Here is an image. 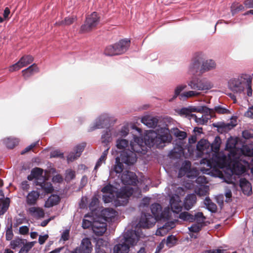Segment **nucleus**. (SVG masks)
Here are the masks:
<instances>
[{
	"label": "nucleus",
	"mask_w": 253,
	"mask_h": 253,
	"mask_svg": "<svg viewBox=\"0 0 253 253\" xmlns=\"http://www.w3.org/2000/svg\"><path fill=\"white\" fill-rule=\"evenodd\" d=\"M141 122L149 127L155 128L157 126L158 119L156 117L146 116L142 118Z\"/></svg>",
	"instance_id": "7c9ffc66"
},
{
	"label": "nucleus",
	"mask_w": 253,
	"mask_h": 253,
	"mask_svg": "<svg viewBox=\"0 0 253 253\" xmlns=\"http://www.w3.org/2000/svg\"><path fill=\"white\" fill-rule=\"evenodd\" d=\"M134 142L131 141L128 149L122 151L120 157L115 159V164L113 166V170L117 173H121L124 169L123 163L127 166L133 165L137 160L136 153L145 154L144 146L138 143V137H134Z\"/></svg>",
	"instance_id": "f257e3e1"
},
{
	"label": "nucleus",
	"mask_w": 253,
	"mask_h": 253,
	"mask_svg": "<svg viewBox=\"0 0 253 253\" xmlns=\"http://www.w3.org/2000/svg\"><path fill=\"white\" fill-rule=\"evenodd\" d=\"M171 209L173 212L178 213L181 211L183 206L181 205V200L178 195L173 196L170 199Z\"/></svg>",
	"instance_id": "f3484780"
},
{
	"label": "nucleus",
	"mask_w": 253,
	"mask_h": 253,
	"mask_svg": "<svg viewBox=\"0 0 253 253\" xmlns=\"http://www.w3.org/2000/svg\"><path fill=\"white\" fill-rule=\"evenodd\" d=\"M130 41L123 39L118 42L107 46L104 50V54L107 56H115L126 52L130 46Z\"/></svg>",
	"instance_id": "423d86ee"
},
{
	"label": "nucleus",
	"mask_w": 253,
	"mask_h": 253,
	"mask_svg": "<svg viewBox=\"0 0 253 253\" xmlns=\"http://www.w3.org/2000/svg\"><path fill=\"white\" fill-rule=\"evenodd\" d=\"M158 132L153 130L148 132L144 137L145 144L149 147L156 146L160 148L165 146V143L171 141L172 137L168 128L161 127L158 129Z\"/></svg>",
	"instance_id": "f03ea898"
},
{
	"label": "nucleus",
	"mask_w": 253,
	"mask_h": 253,
	"mask_svg": "<svg viewBox=\"0 0 253 253\" xmlns=\"http://www.w3.org/2000/svg\"><path fill=\"white\" fill-rule=\"evenodd\" d=\"M234 158L230 153L228 156L223 154H218L215 156L214 160L216 163L215 166L223 169L230 167L233 161Z\"/></svg>",
	"instance_id": "ddd939ff"
},
{
	"label": "nucleus",
	"mask_w": 253,
	"mask_h": 253,
	"mask_svg": "<svg viewBox=\"0 0 253 253\" xmlns=\"http://www.w3.org/2000/svg\"><path fill=\"white\" fill-rule=\"evenodd\" d=\"M101 191L104 194H108L109 195H103V199L105 203H108L112 202L114 197V187L109 184L104 186L101 190Z\"/></svg>",
	"instance_id": "6ab92c4d"
},
{
	"label": "nucleus",
	"mask_w": 253,
	"mask_h": 253,
	"mask_svg": "<svg viewBox=\"0 0 253 253\" xmlns=\"http://www.w3.org/2000/svg\"><path fill=\"white\" fill-rule=\"evenodd\" d=\"M188 84L191 89L196 90H209L212 86L211 82L205 79L193 78Z\"/></svg>",
	"instance_id": "9d476101"
},
{
	"label": "nucleus",
	"mask_w": 253,
	"mask_h": 253,
	"mask_svg": "<svg viewBox=\"0 0 253 253\" xmlns=\"http://www.w3.org/2000/svg\"><path fill=\"white\" fill-rule=\"evenodd\" d=\"M13 237V233L12 231V223H11L10 226L7 227L6 231L5 238L7 241L11 240Z\"/></svg>",
	"instance_id": "5fc2aeb1"
},
{
	"label": "nucleus",
	"mask_w": 253,
	"mask_h": 253,
	"mask_svg": "<svg viewBox=\"0 0 253 253\" xmlns=\"http://www.w3.org/2000/svg\"><path fill=\"white\" fill-rule=\"evenodd\" d=\"M85 146V143H83L81 144L78 145L75 148V152L76 153L77 157H80L82 152L84 151Z\"/></svg>",
	"instance_id": "6e6d98bb"
},
{
	"label": "nucleus",
	"mask_w": 253,
	"mask_h": 253,
	"mask_svg": "<svg viewBox=\"0 0 253 253\" xmlns=\"http://www.w3.org/2000/svg\"><path fill=\"white\" fill-rule=\"evenodd\" d=\"M34 61V57L30 55H25L15 64L9 67V71L11 72L18 71L21 68L30 64Z\"/></svg>",
	"instance_id": "4468645a"
},
{
	"label": "nucleus",
	"mask_w": 253,
	"mask_h": 253,
	"mask_svg": "<svg viewBox=\"0 0 253 253\" xmlns=\"http://www.w3.org/2000/svg\"><path fill=\"white\" fill-rule=\"evenodd\" d=\"M204 204L209 211L212 212H215L216 211L217 206L216 204L213 203L209 197H206L205 198Z\"/></svg>",
	"instance_id": "c9c22d12"
},
{
	"label": "nucleus",
	"mask_w": 253,
	"mask_h": 253,
	"mask_svg": "<svg viewBox=\"0 0 253 253\" xmlns=\"http://www.w3.org/2000/svg\"><path fill=\"white\" fill-rule=\"evenodd\" d=\"M197 197L194 194H188L184 198L183 207L185 210L189 211L196 203Z\"/></svg>",
	"instance_id": "aec40b11"
},
{
	"label": "nucleus",
	"mask_w": 253,
	"mask_h": 253,
	"mask_svg": "<svg viewBox=\"0 0 253 253\" xmlns=\"http://www.w3.org/2000/svg\"><path fill=\"white\" fill-rule=\"evenodd\" d=\"M50 157L51 158H63V153L59 150H55L52 151L50 153Z\"/></svg>",
	"instance_id": "0e129e2a"
},
{
	"label": "nucleus",
	"mask_w": 253,
	"mask_h": 253,
	"mask_svg": "<svg viewBox=\"0 0 253 253\" xmlns=\"http://www.w3.org/2000/svg\"><path fill=\"white\" fill-rule=\"evenodd\" d=\"M99 20L100 17L97 13L93 12L86 17L84 24L81 27V31L83 33L91 31L96 28Z\"/></svg>",
	"instance_id": "6e6552de"
},
{
	"label": "nucleus",
	"mask_w": 253,
	"mask_h": 253,
	"mask_svg": "<svg viewBox=\"0 0 253 253\" xmlns=\"http://www.w3.org/2000/svg\"><path fill=\"white\" fill-rule=\"evenodd\" d=\"M214 127L217 128V130L221 133H226L232 129L235 126V125L231 123L225 124L224 123H217L213 124Z\"/></svg>",
	"instance_id": "b1692460"
},
{
	"label": "nucleus",
	"mask_w": 253,
	"mask_h": 253,
	"mask_svg": "<svg viewBox=\"0 0 253 253\" xmlns=\"http://www.w3.org/2000/svg\"><path fill=\"white\" fill-rule=\"evenodd\" d=\"M242 136L246 139L253 137V129L245 130L242 132Z\"/></svg>",
	"instance_id": "13d9d810"
},
{
	"label": "nucleus",
	"mask_w": 253,
	"mask_h": 253,
	"mask_svg": "<svg viewBox=\"0 0 253 253\" xmlns=\"http://www.w3.org/2000/svg\"><path fill=\"white\" fill-rule=\"evenodd\" d=\"M26 242V240L20 239L19 238H16L11 241L10 246L13 250H15L17 248H20Z\"/></svg>",
	"instance_id": "58836bf2"
},
{
	"label": "nucleus",
	"mask_w": 253,
	"mask_h": 253,
	"mask_svg": "<svg viewBox=\"0 0 253 253\" xmlns=\"http://www.w3.org/2000/svg\"><path fill=\"white\" fill-rule=\"evenodd\" d=\"M38 142H35L32 144H31L30 145L28 146L26 148H25L23 151L21 152V155H24L27 152L30 151L31 150H32L33 148L36 147V146L37 145Z\"/></svg>",
	"instance_id": "69168bd1"
},
{
	"label": "nucleus",
	"mask_w": 253,
	"mask_h": 253,
	"mask_svg": "<svg viewBox=\"0 0 253 253\" xmlns=\"http://www.w3.org/2000/svg\"><path fill=\"white\" fill-rule=\"evenodd\" d=\"M117 212L112 208H105L101 211V216L106 221H111L117 215Z\"/></svg>",
	"instance_id": "4be33fe9"
},
{
	"label": "nucleus",
	"mask_w": 253,
	"mask_h": 253,
	"mask_svg": "<svg viewBox=\"0 0 253 253\" xmlns=\"http://www.w3.org/2000/svg\"><path fill=\"white\" fill-rule=\"evenodd\" d=\"M109 119L108 117L105 115H102L97 120L95 124L91 128V130H93L95 129L106 127L109 124Z\"/></svg>",
	"instance_id": "a878e982"
},
{
	"label": "nucleus",
	"mask_w": 253,
	"mask_h": 253,
	"mask_svg": "<svg viewBox=\"0 0 253 253\" xmlns=\"http://www.w3.org/2000/svg\"><path fill=\"white\" fill-rule=\"evenodd\" d=\"M193 222L196 221V223L205 226V220L206 219L205 216L204 215L203 213L202 212H198L193 215Z\"/></svg>",
	"instance_id": "e433bc0d"
},
{
	"label": "nucleus",
	"mask_w": 253,
	"mask_h": 253,
	"mask_svg": "<svg viewBox=\"0 0 253 253\" xmlns=\"http://www.w3.org/2000/svg\"><path fill=\"white\" fill-rule=\"evenodd\" d=\"M95 250L96 253H110L111 252V249L108 247V243L102 239L97 240Z\"/></svg>",
	"instance_id": "412c9836"
},
{
	"label": "nucleus",
	"mask_w": 253,
	"mask_h": 253,
	"mask_svg": "<svg viewBox=\"0 0 253 253\" xmlns=\"http://www.w3.org/2000/svg\"><path fill=\"white\" fill-rule=\"evenodd\" d=\"M207 193V189L205 187L199 188L196 191V194L200 196L206 195Z\"/></svg>",
	"instance_id": "774afa93"
},
{
	"label": "nucleus",
	"mask_w": 253,
	"mask_h": 253,
	"mask_svg": "<svg viewBox=\"0 0 253 253\" xmlns=\"http://www.w3.org/2000/svg\"><path fill=\"white\" fill-rule=\"evenodd\" d=\"M101 139L102 143L104 144L106 147H107L108 144L112 139L110 131H106L104 134H102Z\"/></svg>",
	"instance_id": "8fccbe9b"
},
{
	"label": "nucleus",
	"mask_w": 253,
	"mask_h": 253,
	"mask_svg": "<svg viewBox=\"0 0 253 253\" xmlns=\"http://www.w3.org/2000/svg\"><path fill=\"white\" fill-rule=\"evenodd\" d=\"M151 210L156 221L168 220L170 217L169 209L165 208L163 211L161 205L158 203L152 204L151 206Z\"/></svg>",
	"instance_id": "0eeeda50"
},
{
	"label": "nucleus",
	"mask_w": 253,
	"mask_h": 253,
	"mask_svg": "<svg viewBox=\"0 0 253 253\" xmlns=\"http://www.w3.org/2000/svg\"><path fill=\"white\" fill-rule=\"evenodd\" d=\"M215 62L211 59L204 61V55L201 53H196L193 58L189 66V72L193 75L201 74L214 69Z\"/></svg>",
	"instance_id": "7ed1b4c3"
},
{
	"label": "nucleus",
	"mask_w": 253,
	"mask_h": 253,
	"mask_svg": "<svg viewBox=\"0 0 253 253\" xmlns=\"http://www.w3.org/2000/svg\"><path fill=\"white\" fill-rule=\"evenodd\" d=\"M40 193L36 191L29 193L26 197V203L28 205L34 206L36 204L39 198Z\"/></svg>",
	"instance_id": "2f4dec72"
},
{
	"label": "nucleus",
	"mask_w": 253,
	"mask_h": 253,
	"mask_svg": "<svg viewBox=\"0 0 253 253\" xmlns=\"http://www.w3.org/2000/svg\"><path fill=\"white\" fill-rule=\"evenodd\" d=\"M177 112L181 116L190 117L194 118L196 122L200 124H204L207 121H205L202 118H197L195 114H192V112L205 113L211 115L213 110L205 106L195 107L190 106L188 107H183L178 110Z\"/></svg>",
	"instance_id": "39448f33"
},
{
	"label": "nucleus",
	"mask_w": 253,
	"mask_h": 253,
	"mask_svg": "<svg viewBox=\"0 0 253 253\" xmlns=\"http://www.w3.org/2000/svg\"><path fill=\"white\" fill-rule=\"evenodd\" d=\"M174 227L175 223L173 222H167L157 230L156 234L158 236H163Z\"/></svg>",
	"instance_id": "bb28decb"
},
{
	"label": "nucleus",
	"mask_w": 253,
	"mask_h": 253,
	"mask_svg": "<svg viewBox=\"0 0 253 253\" xmlns=\"http://www.w3.org/2000/svg\"><path fill=\"white\" fill-rule=\"evenodd\" d=\"M98 201V199L96 197H93L92 198L91 201L88 206L90 211H94L95 209V207L97 204Z\"/></svg>",
	"instance_id": "680f3d73"
},
{
	"label": "nucleus",
	"mask_w": 253,
	"mask_h": 253,
	"mask_svg": "<svg viewBox=\"0 0 253 253\" xmlns=\"http://www.w3.org/2000/svg\"><path fill=\"white\" fill-rule=\"evenodd\" d=\"M240 186L244 194L250 195L252 193L251 184L246 178H241L240 179Z\"/></svg>",
	"instance_id": "c85d7f7f"
},
{
	"label": "nucleus",
	"mask_w": 253,
	"mask_h": 253,
	"mask_svg": "<svg viewBox=\"0 0 253 253\" xmlns=\"http://www.w3.org/2000/svg\"><path fill=\"white\" fill-rule=\"evenodd\" d=\"M75 177V172L73 170H70L67 171L65 179L67 181H70Z\"/></svg>",
	"instance_id": "e2e57ef3"
},
{
	"label": "nucleus",
	"mask_w": 253,
	"mask_h": 253,
	"mask_svg": "<svg viewBox=\"0 0 253 253\" xmlns=\"http://www.w3.org/2000/svg\"><path fill=\"white\" fill-rule=\"evenodd\" d=\"M187 87L186 85H179L177 86L175 89L174 94L169 101H172L173 99L176 98L178 96H179V98L181 100H184L188 98L193 97V96H197L200 95V92H198L196 91L190 90L188 91L184 92L181 94L180 92L186 88Z\"/></svg>",
	"instance_id": "f8f14e48"
},
{
	"label": "nucleus",
	"mask_w": 253,
	"mask_h": 253,
	"mask_svg": "<svg viewBox=\"0 0 253 253\" xmlns=\"http://www.w3.org/2000/svg\"><path fill=\"white\" fill-rule=\"evenodd\" d=\"M9 206V199L0 203V215L3 214L7 210Z\"/></svg>",
	"instance_id": "09e8293b"
},
{
	"label": "nucleus",
	"mask_w": 253,
	"mask_h": 253,
	"mask_svg": "<svg viewBox=\"0 0 253 253\" xmlns=\"http://www.w3.org/2000/svg\"><path fill=\"white\" fill-rule=\"evenodd\" d=\"M139 239V236L134 230H127L121 239V243L115 245L114 253H128L130 247L135 246Z\"/></svg>",
	"instance_id": "20e7f679"
},
{
	"label": "nucleus",
	"mask_w": 253,
	"mask_h": 253,
	"mask_svg": "<svg viewBox=\"0 0 253 253\" xmlns=\"http://www.w3.org/2000/svg\"><path fill=\"white\" fill-rule=\"evenodd\" d=\"M244 9V6L242 4H238V3H234L231 6V11L233 15Z\"/></svg>",
	"instance_id": "de8ad7c7"
},
{
	"label": "nucleus",
	"mask_w": 253,
	"mask_h": 253,
	"mask_svg": "<svg viewBox=\"0 0 253 253\" xmlns=\"http://www.w3.org/2000/svg\"><path fill=\"white\" fill-rule=\"evenodd\" d=\"M43 169L39 168H35L32 169L31 173L27 176V179L31 181L35 179L36 181H42L44 179L42 176Z\"/></svg>",
	"instance_id": "5701e85b"
},
{
	"label": "nucleus",
	"mask_w": 253,
	"mask_h": 253,
	"mask_svg": "<svg viewBox=\"0 0 253 253\" xmlns=\"http://www.w3.org/2000/svg\"><path fill=\"white\" fill-rule=\"evenodd\" d=\"M128 141L124 139H118L116 142V146L119 149H123L128 146Z\"/></svg>",
	"instance_id": "3c124183"
},
{
	"label": "nucleus",
	"mask_w": 253,
	"mask_h": 253,
	"mask_svg": "<svg viewBox=\"0 0 253 253\" xmlns=\"http://www.w3.org/2000/svg\"><path fill=\"white\" fill-rule=\"evenodd\" d=\"M246 80L243 76L232 78L228 82V87L234 93L241 94L244 90Z\"/></svg>",
	"instance_id": "1a4fd4ad"
},
{
	"label": "nucleus",
	"mask_w": 253,
	"mask_h": 253,
	"mask_svg": "<svg viewBox=\"0 0 253 253\" xmlns=\"http://www.w3.org/2000/svg\"><path fill=\"white\" fill-rule=\"evenodd\" d=\"M221 144V139L219 136H216L213 142L211 144V149L214 152H217L219 150Z\"/></svg>",
	"instance_id": "ea45409f"
},
{
	"label": "nucleus",
	"mask_w": 253,
	"mask_h": 253,
	"mask_svg": "<svg viewBox=\"0 0 253 253\" xmlns=\"http://www.w3.org/2000/svg\"><path fill=\"white\" fill-rule=\"evenodd\" d=\"M19 216L20 217H15L14 219L13 227L15 228L17 227L19 225L24 223L26 220L24 215L19 214Z\"/></svg>",
	"instance_id": "49530a36"
},
{
	"label": "nucleus",
	"mask_w": 253,
	"mask_h": 253,
	"mask_svg": "<svg viewBox=\"0 0 253 253\" xmlns=\"http://www.w3.org/2000/svg\"><path fill=\"white\" fill-rule=\"evenodd\" d=\"M204 226L197 224V223H194L192 224L191 227H189V230L190 232H193V233H198L201 230L202 227Z\"/></svg>",
	"instance_id": "864d4df0"
},
{
	"label": "nucleus",
	"mask_w": 253,
	"mask_h": 253,
	"mask_svg": "<svg viewBox=\"0 0 253 253\" xmlns=\"http://www.w3.org/2000/svg\"><path fill=\"white\" fill-rule=\"evenodd\" d=\"M172 133L179 139H184L187 136V133L185 131H181L177 128L173 129Z\"/></svg>",
	"instance_id": "a18cd8bd"
},
{
	"label": "nucleus",
	"mask_w": 253,
	"mask_h": 253,
	"mask_svg": "<svg viewBox=\"0 0 253 253\" xmlns=\"http://www.w3.org/2000/svg\"><path fill=\"white\" fill-rule=\"evenodd\" d=\"M183 153V149L181 146H178L177 148H174L171 152V154L174 157H177L176 154H177L179 156H180Z\"/></svg>",
	"instance_id": "bf43d9fd"
},
{
	"label": "nucleus",
	"mask_w": 253,
	"mask_h": 253,
	"mask_svg": "<svg viewBox=\"0 0 253 253\" xmlns=\"http://www.w3.org/2000/svg\"><path fill=\"white\" fill-rule=\"evenodd\" d=\"M121 181L124 185H135L137 181V176L134 172L126 170L122 175Z\"/></svg>",
	"instance_id": "dca6fc26"
},
{
	"label": "nucleus",
	"mask_w": 253,
	"mask_h": 253,
	"mask_svg": "<svg viewBox=\"0 0 253 253\" xmlns=\"http://www.w3.org/2000/svg\"><path fill=\"white\" fill-rule=\"evenodd\" d=\"M75 18L73 17H66L64 20L55 23V25L58 26L70 25L73 24L75 21Z\"/></svg>",
	"instance_id": "c03bdc74"
},
{
	"label": "nucleus",
	"mask_w": 253,
	"mask_h": 253,
	"mask_svg": "<svg viewBox=\"0 0 253 253\" xmlns=\"http://www.w3.org/2000/svg\"><path fill=\"white\" fill-rule=\"evenodd\" d=\"M236 142L234 139H229L227 141L226 144V150L229 151V153L232 155L233 157H235L236 155L235 151Z\"/></svg>",
	"instance_id": "72a5a7b5"
},
{
	"label": "nucleus",
	"mask_w": 253,
	"mask_h": 253,
	"mask_svg": "<svg viewBox=\"0 0 253 253\" xmlns=\"http://www.w3.org/2000/svg\"><path fill=\"white\" fill-rule=\"evenodd\" d=\"M107 230V224L105 222H100L95 221L92 224V231L97 236H100L104 234Z\"/></svg>",
	"instance_id": "a211bd4d"
},
{
	"label": "nucleus",
	"mask_w": 253,
	"mask_h": 253,
	"mask_svg": "<svg viewBox=\"0 0 253 253\" xmlns=\"http://www.w3.org/2000/svg\"><path fill=\"white\" fill-rule=\"evenodd\" d=\"M35 183L36 185L40 186L41 189L45 193H51L53 191L54 189L51 183L46 182L44 178L41 181H36Z\"/></svg>",
	"instance_id": "cd10ccee"
},
{
	"label": "nucleus",
	"mask_w": 253,
	"mask_h": 253,
	"mask_svg": "<svg viewBox=\"0 0 253 253\" xmlns=\"http://www.w3.org/2000/svg\"><path fill=\"white\" fill-rule=\"evenodd\" d=\"M176 242V238L173 235L169 236L166 240V245L168 247H171L173 246Z\"/></svg>",
	"instance_id": "603ef678"
},
{
	"label": "nucleus",
	"mask_w": 253,
	"mask_h": 253,
	"mask_svg": "<svg viewBox=\"0 0 253 253\" xmlns=\"http://www.w3.org/2000/svg\"><path fill=\"white\" fill-rule=\"evenodd\" d=\"M214 111L219 114H226L230 113L228 109L220 106H215L214 108Z\"/></svg>",
	"instance_id": "4d7b16f0"
},
{
	"label": "nucleus",
	"mask_w": 253,
	"mask_h": 253,
	"mask_svg": "<svg viewBox=\"0 0 253 253\" xmlns=\"http://www.w3.org/2000/svg\"><path fill=\"white\" fill-rule=\"evenodd\" d=\"M35 243V242H31L26 243H25L24 245H22L23 247H21L18 253H28L34 246Z\"/></svg>",
	"instance_id": "37998d69"
},
{
	"label": "nucleus",
	"mask_w": 253,
	"mask_h": 253,
	"mask_svg": "<svg viewBox=\"0 0 253 253\" xmlns=\"http://www.w3.org/2000/svg\"><path fill=\"white\" fill-rule=\"evenodd\" d=\"M78 248L82 253H90L92 249L91 243L87 238L83 239L80 246Z\"/></svg>",
	"instance_id": "c756f323"
},
{
	"label": "nucleus",
	"mask_w": 253,
	"mask_h": 253,
	"mask_svg": "<svg viewBox=\"0 0 253 253\" xmlns=\"http://www.w3.org/2000/svg\"><path fill=\"white\" fill-rule=\"evenodd\" d=\"M28 211L32 215L38 218L43 217L44 216L43 210L39 207L30 208Z\"/></svg>",
	"instance_id": "f704fd0d"
},
{
	"label": "nucleus",
	"mask_w": 253,
	"mask_h": 253,
	"mask_svg": "<svg viewBox=\"0 0 253 253\" xmlns=\"http://www.w3.org/2000/svg\"><path fill=\"white\" fill-rule=\"evenodd\" d=\"M132 194V189L131 188L125 187H122L120 191L116 193V205L124 206L128 201V198Z\"/></svg>",
	"instance_id": "9b49d317"
},
{
	"label": "nucleus",
	"mask_w": 253,
	"mask_h": 253,
	"mask_svg": "<svg viewBox=\"0 0 253 253\" xmlns=\"http://www.w3.org/2000/svg\"><path fill=\"white\" fill-rule=\"evenodd\" d=\"M39 69L37 65L35 63L33 64L27 68L22 71V76L25 80H28L30 77L33 76L35 73H38Z\"/></svg>",
	"instance_id": "393cba45"
},
{
	"label": "nucleus",
	"mask_w": 253,
	"mask_h": 253,
	"mask_svg": "<svg viewBox=\"0 0 253 253\" xmlns=\"http://www.w3.org/2000/svg\"><path fill=\"white\" fill-rule=\"evenodd\" d=\"M109 148H107L103 152L102 155L100 157V158L98 159V161L97 162L96 165L94 167V169L96 170L102 164L103 162H105L107 155L108 153Z\"/></svg>",
	"instance_id": "79ce46f5"
},
{
	"label": "nucleus",
	"mask_w": 253,
	"mask_h": 253,
	"mask_svg": "<svg viewBox=\"0 0 253 253\" xmlns=\"http://www.w3.org/2000/svg\"><path fill=\"white\" fill-rule=\"evenodd\" d=\"M178 217L184 221H188L190 222H193L194 220V218H193V214L187 211L181 212L179 214Z\"/></svg>",
	"instance_id": "a19ab883"
},
{
	"label": "nucleus",
	"mask_w": 253,
	"mask_h": 253,
	"mask_svg": "<svg viewBox=\"0 0 253 253\" xmlns=\"http://www.w3.org/2000/svg\"><path fill=\"white\" fill-rule=\"evenodd\" d=\"M60 201L59 196L57 195H52L47 200L45 203L46 208H51L53 206L57 205Z\"/></svg>",
	"instance_id": "473e14b6"
},
{
	"label": "nucleus",
	"mask_w": 253,
	"mask_h": 253,
	"mask_svg": "<svg viewBox=\"0 0 253 253\" xmlns=\"http://www.w3.org/2000/svg\"><path fill=\"white\" fill-rule=\"evenodd\" d=\"M156 222V218L150 213H143L139 222L140 227L143 228L152 227Z\"/></svg>",
	"instance_id": "2eb2a0df"
},
{
	"label": "nucleus",
	"mask_w": 253,
	"mask_h": 253,
	"mask_svg": "<svg viewBox=\"0 0 253 253\" xmlns=\"http://www.w3.org/2000/svg\"><path fill=\"white\" fill-rule=\"evenodd\" d=\"M6 146L9 149H13L18 145L19 140L17 138H7L4 140Z\"/></svg>",
	"instance_id": "4c0bfd02"
},
{
	"label": "nucleus",
	"mask_w": 253,
	"mask_h": 253,
	"mask_svg": "<svg viewBox=\"0 0 253 253\" xmlns=\"http://www.w3.org/2000/svg\"><path fill=\"white\" fill-rule=\"evenodd\" d=\"M246 84L247 86V95L249 96L252 95V80L250 79H248L246 80Z\"/></svg>",
	"instance_id": "052dcab7"
},
{
	"label": "nucleus",
	"mask_w": 253,
	"mask_h": 253,
	"mask_svg": "<svg viewBox=\"0 0 253 253\" xmlns=\"http://www.w3.org/2000/svg\"><path fill=\"white\" fill-rule=\"evenodd\" d=\"M92 224L93 223H92L91 221L84 219L83 220L82 227L84 229H87L90 227L92 228Z\"/></svg>",
	"instance_id": "338daca9"
}]
</instances>
